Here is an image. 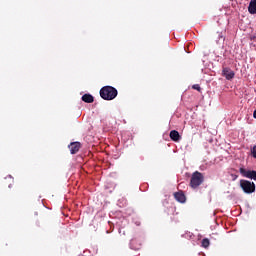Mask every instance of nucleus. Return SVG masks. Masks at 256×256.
Segmentation results:
<instances>
[{
    "label": "nucleus",
    "mask_w": 256,
    "mask_h": 256,
    "mask_svg": "<svg viewBox=\"0 0 256 256\" xmlns=\"http://www.w3.org/2000/svg\"><path fill=\"white\" fill-rule=\"evenodd\" d=\"M118 93L119 92L113 86H104L100 89V97H102L104 101H113Z\"/></svg>",
    "instance_id": "1"
},
{
    "label": "nucleus",
    "mask_w": 256,
    "mask_h": 256,
    "mask_svg": "<svg viewBox=\"0 0 256 256\" xmlns=\"http://www.w3.org/2000/svg\"><path fill=\"white\" fill-rule=\"evenodd\" d=\"M203 181H205V176L199 171H196L192 174L191 179H190V187L192 189H197Z\"/></svg>",
    "instance_id": "2"
},
{
    "label": "nucleus",
    "mask_w": 256,
    "mask_h": 256,
    "mask_svg": "<svg viewBox=\"0 0 256 256\" xmlns=\"http://www.w3.org/2000/svg\"><path fill=\"white\" fill-rule=\"evenodd\" d=\"M240 187L242 191H244L247 195H251V193H255V183L249 180H240Z\"/></svg>",
    "instance_id": "3"
},
{
    "label": "nucleus",
    "mask_w": 256,
    "mask_h": 256,
    "mask_svg": "<svg viewBox=\"0 0 256 256\" xmlns=\"http://www.w3.org/2000/svg\"><path fill=\"white\" fill-rule=\"evenodd\" d=\"M141 247H143V240H141V238H133L130 241V249L133 251H139Z\"/></svg>",
    "instance_id": "4"
},
{
    "label": "nucleus",
    "mask_w": 256,
    "mask_h": 256,
    "mask_svg": "<svg viewBox=\"0 0 256 256\" xmlns=\"http://www.w3.org/2000/svg\"><path fill=\"white\" fill-rule=\"evenodd\" d=\"M240 173L243 177L247 179H253L256 181V171L255 170H246L245 168H240Z\"/></svg>",
    "instance_id": "5"
},
{
    "label": "nucleus",
    "mask_w": 256,
    "mask_h": 256,
    "mask_svg": "<svg viewBox=\"0 0 256 256\" xmlns=\"http://www.w3.org/2000/svg\"><path fill=\"white\" fill-rule=\"evenodd\" d=\"M222 75L225 77V79H227V81H231V79L235 77V72L229 67H224L222 69Z\"/></svg>",
    "instance_id": "6"
},
{
    "label": "nucleus",
    "mask_w": 256,
    "mask_h": 256,
    "mask_svg": "<svg viewBox=\"0 0 256 256\" xmlns=\"http://www.w3.org/2000/svg\"><path fill=\"white\" fill-rule=\"evenodd\" d=\"M70 152L72 155L79 153V149H81V143L79 142H72L69 146Z\"/></svg>",
    "instance_id": "7"
},
{
    "label": "nucleus",
    "mask_w": 256,
    "mask_h": 256,
    "mask_svg": "<svg viewBox=\"0 0 256 256\" xmlns=\"http://www.w3.org/2000/svg\"><path fill=\"white\" fill-rule=\"evenodd\" d=\"M174 197L179 203H185V201H187V198L185 197V194L183 192L174 193Z\"/></svg>",
    "instance_id": "8"
},
{
    "label": "nucleus",
    "mask_w": 256,
    "mask_h": 256,
    "mask_svg": "<svg viewBox=\"0 0 256 256\" xmlns=\"http://www.w3.org/2000/svg\"><path fill=\"white\" fill-rule=\"evenodd\" d=\"M170 139L177 143L178 141L181 140V135H179V132L177 130H172L170 131Z\"/></svg>",
    "instance_id": "9"
},
{
    "label": "nucleus",
    "mask_w": 256,
    "mask_h": 256,
    "mask_svg": "<svg viewBox=\"0 0 256 256\" xmlns=\"http://www.w3.org/2000/svg\"><path fill=\"white\" fill-rule=\"evenodd\" d=\"M250 15H256V0H251L248 6Z\"/></svg>",
    "instance_id": "10"
},
{
    "label": "nucleus",
    "mask_w": 256,
    "mask_h": 256,
    "mask_svg": "<svg viewBox=\"0 0 256 256\" xmlns=\"http://www.w3.org/2000/svg\"><path fill=\"white\" fill-rule=\"evenodd\" d=\"M82 101H84V103H93V101H95V98L91 94H84L82 96Z\"/></svg>",
    "instance_id": "11"
},
{
    "label": "nucleus",
    "mask_w": 256,
    "mask_h": 256,
    "mask_svg": "<svg viewBox=\"0 0 256 256\" xmlns=\"http://www.w3.org/2000/svg\"><path fill=\"white\" fill-rule=\"evenodd\" d=\"M209 245H211V243L209 242L208 238H204L202 240V247H204V249H207V247H209Z\"/></svg>",
    "instance_id": "12"
},
{
    "label": "nucleus",
    "mask_w": 256,
    "mask_h": 256,
    "mask_svg": "<svg viewBox=\"0 0 256 256\" xmlns=\"http://www.w3.org/2000/svg\"><path fill=\"white\" fill-rule=\"evenodd\" d=\"M192 89H195L196 91H199V93H201V86L199 84H194L192 86Z\"/></svg>",
    "instance_id": "13"
},
{
    "label": "nucleus",
    "mask_w": 256,
    "mask_h": 256,
    "mask_svg": "<svg viewBox=\"0 0 256 256\" xmlns=\"http://www.w3.org/2000/svg\"><path fill=\"white\" fill-rule=\"evenodd\" d=\"M251 154L254 159H256V145L251 149Z\"/></svg>",
    "instance_id": "14"
},
{
    "label": "nucleus",
    "mask_w": 256,
    "mask_h": 256,
    "mask_svg": "<svg viewBox=\"0 0 256 256\" xmlns=\"http://www.w3.org/2000/svg\"><path fill=\"white\" fill-rule=\"evenodd\" d=\"M253 117L256 119V110L253 112Z\"/></svg>",
    "instance_id": "15"
}]
</instances>
